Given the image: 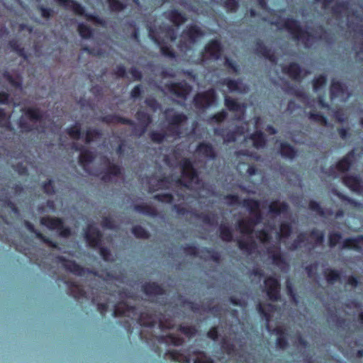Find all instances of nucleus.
I'll return each mask as SVG.
<instances>
[{
    "instance_id": "1",
    "label": "nucleus",
    "mask_w": 363,
    "mask_h": 363,
    "mask_svg": "<svg viewBox=\"0 0 363 363\" xmlns=\"http://www.w3.org/2000/svg\"><path fill=\"white\" fill-rule=\"evenodd\" d=\"M322 2L324 9L331 8L333 15L340 21V24L345 23L347 27L353 31L354 35H363V7L351 6L341 0H315Z\"/></svg>"
},
{
    "instance_id": "2",
    "label": "nucleus",
    "mask_w": 363,
    "mask_h": 363,
    "mask_svg": "<svg viewBox=\"0 0 363 363\" xmlns=\"http://www.w3.org/2000/svg\"><path fill=\"white\" fill-rule=\"evenodd\" d=\"M271 24H275L279 29L286 28L298 42L303 43L305 47H310L316 39H325V32H323L322 28H318L315 34L312 33L313 30L308 28L306 30H303L298 23L293 19H282L279 18L276 21H270Z\"/></svg>"
},
{
    "instance_id": "3",
    "label": "nucleus",
    "mask_w": 363,
    "mask_h": 363,
    "mask_svg": "<svg viewBox=\"0 0 363 363\" xmlns=\"http://www.w3.org/2000/svg\"><path fill=\"white\" fill-rule=\"evenodd\" d=\"M256 308L261 318L265 321L267 330L277 335L275 342L277 347L280 350L286 349L289 347L288 333L286 330L279 326L274 328L273 330L270 329L269 322L272 319V313L274 310L275 306L272 303L264 304L259 302L256 306Z\"/></svg>"
},
{
    "instance_id": "4",
    "label": "nucleus",
    "mask_w": 363,
    "mask_h": 363,
    "mask_svg": "<svg viewBox=\"0 0 363 363\" xmlns=\"http://www.w3.org/2000/svg\"><path fill=\"white\" fill-rule=\"evenodd\" d=\"M84 237L89 247L99 250L101 257L105 262L111 260V251L108 247L103 246V234L98 228L89 225L84 230Z\"/></svg>"
},
{
    "instance_id": "5",
    "label": "nucleus",
    "mask_w": 363,
    "mask_h": 363,
    "mask_svg": "<svg viewBox=\"0 0 363 363\" xmlns=\"http://www.w3.org/2000/svg\"><path fill=\"white\" fill-rule=\"evenodd\" d=\"M149 36L160 47V50L163 55L169 58L175 57L174 52L167 45L169 41L172 42L176 38L174 28L169 26L165 28L160 27L158 31L150 28Z\"/></svg>"
},
{
    "instance_id": "6",
    "label": "nucleus",
    "mask_w": 363,
    "mask_h": 363,
    "mask_svg": "<svg viewBox=\"0 0 363 363\" xmlns=\"http://www.w3.org/2000/svg\"><path fill=\"white\" fill-rule=\"evenodd\" d=\"M140 338L147 344L157 342L160 344H170L174 346H181L184 342L182 337L172 333H169L166 335H155L150 333L147 336L145 335V330H142L140 333Z\"/></svg>"
},
{
    "instance_id": "7",
    "label": "nucleus",
    "mask_w": 363,
    "mask_h": 363,
    "mask_svg": "<svg viewBox=\"0 0 363 363\" xmlns=\"http://www.w3.org/2000/svg\"><path fill=\"white\" fill-rule=\"evenodd\" d=\"M56 259L66 271L76 276L83 277L86 274L99 276L96 271L85 268L77 264L74 260L68 259L61 255L57 256Z\"/></svg>"
},
{
    "instance_id": "8",
    "label": "nucleus",
    "mask_w": 363,
    "mask_h": 363,
    "mask_svg": "<svg viewBox=\"0 0 363 363\" xmlns=\"http://www.w3.org/2000/svg\"><path fill=\"white\" fill-rule=\"evenodd\" d=\"M40 223L50 230H57L60 236L68 238L71 235V230L66 226L62 218L58 217H51L49 216L41 217Z\"/></svg>"
},
{
    "instance_id": "9",
    "label": "nucleus",
    "mask_w": 363,
    "mask_h": 363,
    "mask_svg": "<svg viewBox=\"0 0 363 363\" xmlns=\"http://www.w3.org/2000/svg\"><path fill=\"white\" fill-rule=\"evenodd\" d=\"M203 35V31L196 26H191L181 35L179 47L182 51L189 49L195 42Z\"/></svg>"
},
{
    "instance_id": "10",
    "label": "nucleus",
    "mask_w": 363,
    "mask_h": 363,
    "mask_svg": "<svg viewBox=\"0 0 363 363\" xmlns=\"http://www.w3.org/2000/svg\"><path fill=\"white\" fill-rule=\"evenodd\" d=\"M173 111L172 108H168L164 111L166 120L168 123L167 130L174 136H180L181 125L185 123L188 117L184 113H174L173 115H168V112Z\"/></svg>"
},
{
    "instance_id": "11",
    "label": "nucleus",
    "mask_w": 363,
    "mask_h": 363,
    "mask_svg": "<svg viewBox=\"0 0 363 363\" xmlns=\"http://www.w3.org/2000/svg\"><path fill=\"white\" fill-rule=\"evenodd\" d=\"M221 52L220 42L218 40H213L206 45L203 52L201 53L200 60L203 63L217 60L219 59Z\"/></svg>"
},
{
    "instance_id": "12",
    "label": "nucleus",
    "mask_w": 363,
    "mask_h": 363,
    "mask_svg": "<svg viewBox=\"0 0 363 363\" xmlns=\"http://www.w3.org/2000/svg\"><path fill=\"white\" fill-rule=\"evenodd\" d=\"M264 284L269 299L274 302L279 301L281 298V285L279 280L273 276H269L264 279Z\"/></svg>"
},
{
    "instance_id": "13",
    "label": "nucleus",
    "mask_w": 363,
    "mask_h": 363,
    "mask_svg": "<svg viewBox=\"0 0 363 363\" xmlns=\"http://www.w3.org/2000/svg\"><path fill=\"white\" fill-rule=\"evenodd\" d=\"M216 99V94L213 89L196 94L193 99L194 106L198 108L209 107Z\"/></svg>"
},
{
    "instance_id": "14",
    "label": "nucleus",
    "mask_w": 363,
    "mask_h": 363,
    "mask_svg": "<svg viewBox=\"0 0 363 363\" xmlns=\"http://www.w3.org/2000/svg\"><path fill=\"white\" fill-rule=\"evenodd\" d=\"M179 164L182 170V175L184 178L188 180L189 184L199 179V172L197 169L194 168L190 159H182Z\"/></svg>"
},
{
    "instance_id": "15",
    "label": "nucleus",
    "mask_w": 363,
    "mask_h": 363,
    "mask_svg": "<svg viewBox=\"0 0 363 363\" xmlns=\"http://www.w3.org/2000/svg\"><path fill=\"white\" fill-rule=\"evenodd\" d=\"M168 91L174 96L185 99L191 91L192 87L185 81L171 82L167 84Z\"/></svg>"
},
{
    "instance_id": "16",
    "label": "nucleus",
    "mask_w": 363,
    "mask_h": 363,
    "mask_svg": "<svg viewBox=\"0 0 363 363\" xmlns=\"http://www.w3.org/2000/svg\"><path fill=\"white\" fill-rule=\"evenodd\" d=\"M342 183L352 191L362 194L363 192V182L359 175H345L342 179Z\"/></svg>"
},
{
    "instance_id": "17",
    "label": "nucleus",
    "mask_w": 363,
    "mask_h": 363,
    "mask_svg": "<svg viewBox=\"0 0 363 363\" xmlns=\"http://www.w3.org/2000/svg\"><path fill=\"white\" fill-rule=\"evenodd\" d=\"M330 96L331 99L344 96L348 98L350 96V94L346 84L333 79L330 86Z\"/></svg>"
},
{
    "instance_id": "18",
    "label": "nucleus",
    "mask_w": 363,
    "mask_h": 363,
    "mask_svg": "<svg viewBox=\"0 0 363 363\" xmlns=\"http://www.w3.org/2000/svg\"><path fill=\"white\" fill-rule=\"evenodd\" d=\"M137 311L136 306L129 305L126 301H122L114 305L113 315L114 317L126 316L129 315V314L135 315Z\"/></svg>"
},
{
    "instance_id": "19",
    "label": "nucleus",
    "mask_w": 363,
    "mask_h": 363,
    "mask_svg": "<svg viewBox=\"0 0 363 363\" xmlns=\"http://www.w3.org/2000/svg\"><path fill=\"white\" fill-rule=\"evenodd\" d=\"M196 152L201 156L214 160L217 158V153L212 144L208 142H201L196 147Z\"/></svg>"
},
{
    "instance_id": "20",
    "label": "nucleus",
    "mask_w": 363,
    "mask_h": 363,
    "mask_svg": "<svg viewBox=\"0 0 363 363\" xmlns=\"http://www.w3.org/2000/svg\"><path fill=\"white\" fill-rule=\"evenodd\" d=\"M105 163H108V167L101 177L102 181L109 182L111 177H118L122 174V167L121 165L111 162L108 157H105Z\"/></svg>"
},
{
    "instance_id": "21",
    "label": "nucleus",
    "mask_w": 363,
    "mask_h": 363,
    "mask_svg": "<svg viewBox=\"0 0 363 363\" xmlns=\"http://www.w3.org/2000/svg\"><path fill=\"white\" fill-rule=\"evenodd\" d=\"M142 291L148 296H162L166 294L163 286L155 281H148L143 284Z\"/></svg>"
},
{
    "instance_id": "22",
    "label": "nucleus",
    "mask_w": 363,
    "mask_h": 363,
    "mask_svg": "<svg viewBox=\"0 0 363 363\" xmlns=\"http://www.w3.org/2000/svg\"><path fill=\"white\" fill-rule=\"evenodd\" d=\"M73 148L80 152L79 163L84 169L94 161L95 158L94 153L83 145H74Z\"/></svg>"
},
{
    "instance_id": "23",
    "label": "nucleus",
    "mask_w": 363,
    "mask_h": 363,
    "mask_svg": "<svg viewBox=\"0 0 363 363\" xmlns=\"http://www.w3.org/2000/svg\"><path fill=\"white\" fill-rule=\"evenodd\" d=\"M65 283L67 287L68 294L75 299L79 300L80 298H87L86 293L82 285L72 280H67Z\"/></svg>"
},
{
    "instance_id": "24",
    "label": "nucleus",
    "mask_w": 363,
    "mask_h": 363,
    "mask_svg": "<svg viewBox=\"0 0 363 363\" xmlns=\"http://www.w3.org/2000/svg\"><path fill=\"white\" fill-rule=\"evenodd\" d=\"M361 242H363V235L347 238L342 242V249L354 250L357 252H362V248L359 245Z\"/></svg>"
},
{
    "instance_id": "25",
    "label": "nucleus",
    "mask_w": 363,
    "mask_h": 363,
    "mask_svg": "<svg viewBox=\"0 0 363 363\" xmlns=\"http://www.w3.org/2000/svg\"><path fill=\"white\" fill-rule=\"evenodd\" d=\"M354 156V150L349 152L345 156L340 159L336 163V169L340 172H347L352 167L353 161L352 158Z\"/></svg>"
},
{
    "instance_id": "26",
    "label": "nucleus",
    "mask_w": 363,
    "mask_h": 363,
    "mask_svg": "<svg viewBox=\"0 0 363 363\" xmlns=\"http://www.w3.org/2000/svg\"><path fill=\"white\" fill-rule=\"evenodd\" d=\"M138 322L141 326L153 328L157 325L156 317L148 311H143L138 318Z\"/></svg>"
},
{
    "instance_id": "27",
    "label": "nucleus",
    "mask_w": 363,
    "mask_h": 363,
    "mask_svg": "<svg viewBox=\"0 0 363 363\" xmlns=\"http://www.w3.org/2000/svg\"><path fill=\"white\" fill-rule=\"evenodd\" d=\"M135 117L139 123L143 125L139 134V135L141 136L146 132L147 127L152 123V118L149 113L141 110L136 112Z\"/></svg>"
},
{
    "instance_id": "28",
    "label": "nucleus",
    "mask_w": 363,
    "mask_h": 363,
    "mask_svg": "<svg viewBox=\"0 0 363 363\" xmlns=\"http://www.w3.org/2000/svg\"><path fill=\"white\" fill-rule=\"evenodd\" d=\"M249 138L252 141L253 147L256 149L264 148L267 145V138L262 130H256L252 133Z\"/></svg>"
},
{
    "instance_id": "29",
    "label": "nucleus",
    "mask_w": 363,
    "mask_h": 363,
    "mask_svg": "<svg viewBox=\"0 0 363 363\" xmlns=\"http://www.w3.org/2000/svg\"><path fill=\"white\" fill-rule=\"evenodd\" d=\"M279 153L282 157L293 160L297 155V150L286 142L280 143Z\"/></svg>"
},
{
    "instance_id": "30",
    "label": "nucleus",
    "mask_w": 363,
    "mask_h": 363,
    "mask_svg": "<svg viewBox=\"0 0 363 363\" xmlns=\"http://www.w3.org/2000/svg\"><path fill=\"white\" fill-rule=\"evenodd\" d=\"M224 104L228 111L233 112L240 111L243 113L246 108L244 104H240L236 99L228 96H225Z\"/></svg>"
},
{
    "instance_id": "31",
    "label": "nucleus",
    "mask_w": 363,
    "mask_h": 363,
    "mask_svg": "<svg viewBox=\"0 0 363 363\" xmlns=\"http://www.w3.org/2000/svg\"><path fill=\"white\" fill-rule=\"evenodd\" d=\"M200 257L206 260H212L216 263L220 261V255L213 249L203 247L200 250Z\"/></svg>"
},
{
    "instance_id": "32",
    "label": "nucleus",
    "mask_w": 363,
    "mask_h": 363,
    "mask_svg": "<svg viewBox=\"0 0 363 363\" xmlns=\"http://www.w3.org/2000/svg\"><path fill=\"white\" fill-rule=\"evenodd\" d=\"M60 5L65 6L66 9H72L75 13L79 15L84 14L83 6L73 0H55Z\"/></svg>"
},
{
    "instance_id": "33",
    "label": "nucleus",
    "mask_w": 363,
    "mask_h": 363,
    "mask_svg": "<svg viewBox=\"0 0 363 363\" xmlns=\"http://www.w3.org/2000/svg\"><path fill=\"white\" fill-rule=\"evenodd\" d=\"M133 208L140 213L152 217H156L158 214L157 209L147 203L135 204Z\"/></svg>"
},
{
    "instance_id": "34",
    "label": "nucleus",
    "mask_w": 363,
    "mask_h": 363,
    "mask_svg": "<svg viewBox=\"0 0 363 363\" xmlns=\"http://www.w3.org/2000/svg\"><path fill=\"white\" fill-rule=\"evenodd\" d=\"M165 354L174 362L179 363H190V357L182 353L180 351L175 350H168Z\"/></svg>"
},
{
    "instance_id": "35",
    "label": "nucleus",
    "mask_w": 363,
    "mask_h": 363,
    "mask_svg": "<svg viewBox=\"0 0 363 363\" xmlns=\"http://www.w3.org/2000/svg\"><path fill=\"white\" fill-rule=\"evenodd\" d=\"M289 210V205L283 201H272L269 206V211L275 215H279L281 213L287 212Z\"/></svg>"
},
{
    "instance_id": "36",
    "label": "nucleus",
    "mask_w": 363,
    "mask_h": 363,
    "mask_svg": "<svg viewBox=\"0 0 363 363\" xmlns=\"http://www.w3.org/2000/svg\"><path fill=\"white\" fill-rule=\"evenodd\" d=\"M26 118L32 121H40L43 118V113L38 108L28 107L23 109Z\"/></svg>"
},
{
    "instance_id": "37",
    "label": "nucleus",
    "mask_w": 363,
    "mask_h": 363,
    "mask_svg": "<svg viewBox=\"0 0 363 363\" xmlns=\"http://www.w3.org/2000/svg\"><path fill=\"white\" fill-rule=\"evenodd\" d=\"M267 252L274 265L279 266L286 264L285 258L282 255L279 247H277L276 250L269 248Z\"/></svg>"
},
{
    "instance_id": "38",
    "label": "nucleus",
    "mask_w": 363,
    "mask_h": 363,
    "mask_svg": "<svg viewBox=\"0 0 363 363\" xmlns=\"http://www.w3.org/2000/svg\"><path fill=\"white\" fill-rule=\"evenodd\" d=\"M219 237L220 239L227 242H230L233 240V230L230 226L225 224H220L219 226Z\"/></svg>"
},
{
    "instance_id": "39",
    "label": "nucleus",
    "mask_w": 363,
    "mask_h": 363,
    "mask_svg": "<svg viewBox=\"0 0 363 363\" xmlns=\"http://www.w3.org/2000/svg\"><path fill=\"white\" fill-rule=\"evenodd\" d=\"M194 216L205 224L215 225L218 223V218L215 213H194Z\"/></svg>"
},
{
    "instance_id": "40",
    "label": "nucleus",
    "mask_w": 363,
    "mask_h": 363,
    "mask_svg": "<svg viewBox=\"0 0 363 363\" xmlns=\"http://www.w3.org/2000/svg\"><path fill=\"white\" fill-rule=\"evenodd\" d=\"M323 274L327 282L330 284L339 281L341 277L340 272L334 269L328 268L324 270Z\"/></svg>"
},
{
    "instance_id": "41",
    "label": "nucleus",
    "mask_w": 363,
    "mask_h": 363,
    "mask_svg": "<svg viewBox=\"0 0 363 363\" xmlns=\"http://www.w3.org/2000/svg\"><path fill=\"white\" fill-rule=\"evenodd\" d=\"M243 134V128L237 126L234 130L228 131L224 136V141L226 143H235L238 135Z\"/></svg>"
},
{
    "instance_id": "42",
    "label": "nucleus",
    "mask_w": 363,
    "mask_h": 363,
    "mask_svg": "<svg viewBox=\"0 0 363 363\" xmlns=\"http://www.w3.org/2000/svg\"><path fill=\"white\" fill-rule=\"evenodd\" d=\"M242 205L245 207L250 213H253L260 208L259 201L255 199H245L242 201Z\"/></svg>"
},
{
    "instance_id": "43",
    "label": "nucleus",
    "mask_w": 363,
    "mask_h": 363,
    "mask_svg": "<svg viewBox=\"0 0 363 363\" xmlns=\"http://www.w3.org/2000/svg\"><path fill=\"white\" fill-rule=\"evenodd\" d=\"M257 52L264 56V57L269 59L272 62H276V57L274 54L272 52L270 49H268L264 45L261 43H257Z\"/></svg>"
},
{
    "instance_id": "44",
    "label": "nucleus",
    "mask_w": 363,
    "mask_h": 363,
    "mask_svg": "<svg viewBox=\"0 0 363 363\" xmlns=\"http://www.w3.org/2000/svg\"><path fill=\"white\" fill-rule=\"evenodd\" d=\"M167 17L177 26H179L186 21V18L176 10L169 12Z\"/></svg>"
},
{
    "instance_id": "45",
    "label": "nucleus",
    "mask_w": 363,
    "mask_h": 363,
    "mask_svg": "<svg viewBox=\"0 0 363 363\" xmlns=\"http://www.w3.org/2000/svg\"><path fill=\"white\" fill-rule=\"evenodd\" d=\"M237 243L238 247L241 250L245 251L248 253H251L252 250L255 249L257 247L256 242L253 240L246 241L242 239H239L238 240Z\"/></svg>"
},
{
    "instance_id": "46",
    "label": "nucleus",
    "mask_w": 363,
    "mask_h": 363,
    "mask_svg": "<svg viewBox=\"0 0 363 363\" xmlns=\"http://www.w3.org/2000/svg\"><path fill=\"white\" fill-rule=\"evenodd\" d=\"M131 232L136 238L148 239L150 236V233L139 225L133 226Z\"/></svg>"
},
{
    "instance_id": "47",
    "label": "nucleus",
    "mask_w": 363,
    "mask_h": 363,
    "mask_svg": "<svg viewBox=\"0 0 363 363\" xmlns=\"http://www.w3.org/2000/svg\"><path fill=\"white\" fill-rule=\"evenodd\" d=\"M308 118L312 121L318 123L323 125H328L327 118L320 112L311 111L308 113Z\"/></svg>"
},
{
    "instance_id": "48",
    "label": "nucleus",
    "mask_w": 363,
    "mask_h": 363,
    "mask_svg": "<svg viewBox=\"0 0 363 363\" xmlns=\"http://www.w3.org/2000/svg\"><path fill=\"white\" fill-rule=\"evenodd\" d=\"M101 135L102 134L100 130L96 128H89L86 131L85 142L86 143H90L95 139L99 138Z\"/></svg>"
},
{
    "instance_id": "49",
    "label": "nucleus",
    "mask_w": 363,
    "mask_h": 363,
    "mask_svg": "<svg viewBox=\"0 0 363 363\" xmlns=\"http://www.w3.org/2000/svg\"><path fill=\"white\" fill-rule=\"evenodd\" d=\"M177 330L188 337H192L197 333L196 328L193 325H184L181 324L177 327Z\"/></svg>"
},
{
    "instance_id": "50",
    "label": "nucleus",
    "mask_w": 363,
    "mask_h": 363,
    "mask_svg": "<svg viewBox=\"0 0 363 363\" xmlns=\"http://www.w3.org/2000/svg\"><path fill=\"white\" fill-rule=\"evenodd\" d=\"M327 83V77L325 74H320L315 77L313 80V88L315 91L322 89Z\"/></svg>"
},
{
    "instance_id": "51",
    "label": "nucleus",
    "mask_w": 363,
    "mask_h": 363,
    "mask_svg": "<svg viewBox=\"0 0 363 363\" xmlns=\"http://www.w3.org/2000/svg\"><path fill=\"white\" fill-rule=\"evenodd\" d=\"M67 133L69 136L74 140H79L81 138L82 130L79 123H76L67 129Z\"/></svg>"
},
{
    "instance_id": "52",
    "label": "nucleus",
    "mask_w": 363,
    "mask_h": 363,
    "mask_svg": "<svg viewBox=\"0 0 363 363\" xmlns=\"http://www.w3.org/2000/svg\"><path fill=\"white\" fill-rule=\"evenodd\" d=\"M254 224L248 220L247 221L240 220L238 222V228L242 233L250 235L253 233Z\"/></svg>"
},
{
    "instance_id": "53",
    "label": "nucleus",
    "mask_w": 363,
    "mask_h": 363,
    "mask_svg": "<svg viewBox=\"0 0 363 363\" xmlns=\"http://www.w3.org/2000/svg\"><path fill=\"white\" fill-rule=\"evenodd\" d=\"M334 194L342 201L346 202L354 207H359L361 205V203L359 201L350 198V196L342 194L340 191H335Z\"/></svg>"
},
{
    "instance_id": "54",
    "label": "nucleus",
    "mask_w": 363,
    "mask_h": 363,
    "mask_svg": "<svg viewBox=\"0 0 363 363\" xmlns=\"http://www.w3.org/2000/svg\"><path fill=\"white\" fill-rule=\"evenodd\" d=\"M4 76L6 78L11 86L15 88H21L23 83L21 77L18 76L16 77H13L9 74L8 69H5Z\"/></svg>"
},
{
    "instance_id": "55",
    "label": "nucleus",
    "mask_w": 363,
    "mask_h": 363,
    "mask_svg": "<svg viewBox=\"0 0 363 363\" xmlns=\"http://www.w3.org/2000/svg\"><path fill=\"white\" fill-rule=\"evenodd\" d=\"M116 74L123 77L126 73H130L135 79L140 80L142 78L141 69H116Z\"/></svg>"
},
{
    "instance_id": "56",
    "label": "nucleus",
    "mask_w": 363,
    "mask_h": 363,
    "mask_svg": "<svg viewBox=\"0 0 363 363\" xmlns=\"http://www.w3.org/2000/svg\"><path fill=\"white\" fill-rule=\"evenodd\" d=\"M167 137V134L164 132H159L153 130L150 133V140L157 144H161L164 142Z\"/></svg>"
},
{
    "instance_id": "57",
    "label": "nucleus",
    "mask_w": 363,
    "mask_h": 363,
    "mask_svg": "<svg viewBox=\"0 0 363 363\" xmlns=\"http://www.w3.org/2000/svg\"><path fill=\"white\" fill-rule=\"evenodd\" d=\"M184 253H185L187 255H191L194 257H198L200 253V250H199L198 247L194 244H186L182 247Z\"/></svg>"
},
{
    "instance_id": "58",
    "label": "nucleus",
    "mask_w": 363,
    "mask_h": 363,
    "mask_svg": "<svg viewBox=\"0 0 363 363\" xmlns=\"http://www.w3.org/2000/svg\"><path fill=\"white\" fill-rule=\"evenodd\" d=\"M221 349L228 354H231L235 351V345L226 338H223L220 342Z\"/></svg>"
},
{
    "instance_id": "59",
    "label": "nucleus",
    "mask_w": 363,
    "mask_h": 363,
    "mask_svg": "<svg viewBox=\"0 0 363 363\" xmlns=\"http://www.w3.org/2000/svg\"><path fill=\"white\" fill-rule=\"evenodd\" d=\"M342 236L340 232H330L328 235V245L330 247H335L340 241Z\"/></svg>"
},
{
    "instance_id": "60",
    "label": "nucleus",
    "mask_w": 363,
    "mask_h": 363,
    "mask_svg": "<svg viewBox=\"0 0 363 363\" xmlns=\"http://www.w3.org/2000/svg\"><path fill=\"white\" fill-rule=\"evenodd\" d=\"M194 354L199 355L194 359V363H214L213 360L203 351L196 350Z\"/></svg>"
},
{
    "instance_id": "61",
    "label": "nucleus",
    "mask_w": 363,
    "mask_h": 363,
    "mask_svg": "<svg viewBox=\"0 0 363 363\" xmlns=\"http://www.w3.org/2000/svg\"><path fill=\"white\" fill-rule=\"evenodd\" d=\"M310 236L315 240V243L316 245L323 244L324 241V233L318 229L314 228L311 230L310 232Z\"/></svg>"
},
{
    "instance_id": "62",
    "label": "nucleus",
    "mask_w": 363,
    "mask_h": 363,
    "mask_svg": "<svg viewBox=\"0 0 363 363\" xmlns=\"http://www.w3.org/2000/svg\"><path fill=\"white\" fill-rule=\"evenodd\" d=\"M154 199L161 203L171 204L174 201V196L169 193L158 194L154 196Z\"/></svg>"
},
{
    "instance_id": "63",
    "label": "nucleus",
    "mask_w": 363,
    "mask_h": 363,
    "mask_svg": "<svg viewBox=\"0 0 363 363\" xmlns=\"http://www.w3.org/2000/svg\"><path fill=\"white\" fill-rule=\"evenodd\" d=\"M127 0H108L110 9L112 11H119L125 7Z\"/></svg>"
},
{
    "instance_id": "64",
    "label": "nucleus",
    "mask_w": 363,
    "mask_h": 363,
    "mask_svg": "<svg viewBox=\"0 0 363 363\" xmlns=\"http://www.w3.org/2000/svg\"><path fill=\"white\" fill-rule=\"evenodd\" d=\"M44 192L48 195H53L55 194V188L53 180L51 179L44 182L42 184Z\"/></svg>"
}]
</instances>
